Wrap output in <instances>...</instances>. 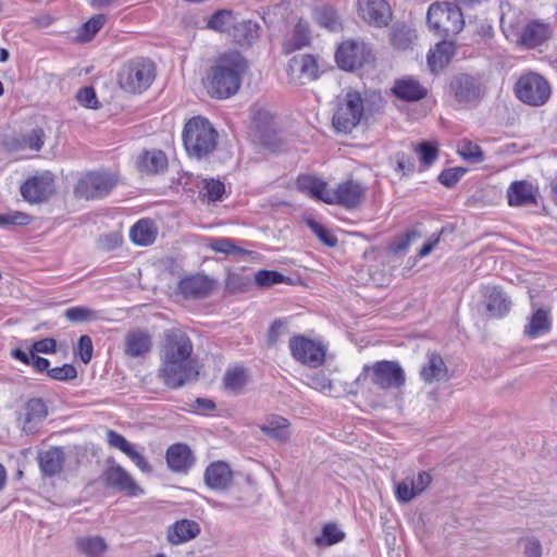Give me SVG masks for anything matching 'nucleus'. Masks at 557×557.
<instances>
[{
  "instance_id": "1",
  "label": "nucleus",
  "mask_w": 557,
  "mask_h": 557,
  "mask_svg": "<svg viewBox=\"0 0 557 557\" xmlns=\"http://www.w3.org/2000/svg\"><path fill=\"white\" fill-rule=\"evenodd\" d=\"M159 356L158 377L165 386L176 389L197 379L193 343L183 331L172 329L164 333Z\"/></svg>"
},
{
  "instance_id": "2",
  "label": "nucleus",
  "mask_w": 557,
  "mask_h": 557,
  "mask_svg": "<svg viewBox=\"0 0 557 557\" xmlns=\"http://www.w3.org/2000/svg\"><path fill=\"white\" fill-rule=\"evenodd\" d=\"M247 70V61L239 52L224 53L207 76L208 94L218 99L235 95L239 90L242 76Z\"/></svg>"
},
{
  "instance_id": "3",
  "label": "nucleus",
  "mask_w": 557,
  "mask_h": 557,
  "mask_svg": "<svg viewBox=\"0 0 557 557\" xmlns=\"http://www.w3.org/2000/svg\"><path fill=\"white\" fill-rule=\"evenodd\" d=\"M182 137L187 154L198 160L208 157L216 147L218 133L202 116L190 119L184 126Z\"/></svg>"
},
{
  "instance_id": "4",
  "label": "nucleus",
  "mask_w": 557,
  "mask_h": 557,
  "mask_svg": "<svg viewBox=\"0 0 557 557\" xmlns=\"http://www.w3.org/2000/svg\"><path fill=\"white\" fill-rule=\"evenodd\" d=\"M426 21L431 29L444 37H454L465 27L460 7L451 1H435L428 10Z\"/></svg>"
},
{
  "instance_id": "5",
  "label": "nucleus",
  "mask_w": 557,
  "mask_h": 557,
  "mask_svg": "<svg viewBox=\"0 0 557 557\" xmlns=\"http://www.w3.org/2000/svg\"><path fill=\"white\" fill-rule=\"evenodd\" d=\"M154 77V63L146 58H136L123 64L117 73V84L125 92L135 95L148 89Z\"/></svg>"
},
{
  "instance_id": "6",
  "label": "nucleus",
  "mask_w": 557,
  "mask_h": 557,
  "mask_svg": "<svg viewBox=\"0 0 557 557\" xmlns=\"http://www.w3.org/2000/svg\"><path fill=\"white\" fill-rule=\"evenodd\" d=\"M370 380L373 385L382 389L399 388L406 382V375L397 361H377L372 366H364L357 381Z\"/></svg>"
},
{
  "instance_id": "7",
  "label": "nucleus",
  "mask_w": 557,
  "mask_h": 557,
  "mask_svg": "<svg viewBox=\"0 0 557 557\" xmlns=\"http://www.w3.org/2000/svg\"><path fill=\"white\" fill-rule=\"evenodd\" d=\"M363 116V99L356 90H348L337 104L333 115V126L343 133L351 132Z\"/></svg>"
},
{
  "instance_id": "8",
  "label": "nucleus",
  "mask_w": 557,
  "mask_h": 557,
  "mask_svg": "<svg viewBox=\"0 0 557 557\" xmlns=\"http://www.w3.org/2000/svg\"><path fill=\"white\" fill-rule=\"evenodd\" d=\"M119 176L110 171L99 170L86 173L77 183L75 193L87 200L108 196L116 186Z\"/></svg>"
},
{
  "instance_id": "9",
  "label": "nucleus",
  "mask_w": 557,
  "mask_h": 557,
  "mask_svg": "<svg viewBox=\"0 0 557 557\" xmlns=\"http://www.w3.org/2000/svg\"><path fill=\"white\" fill-rule=\"evenodd\" d=\"M448 92L458 106L469 108L480 103L485 90L475 77L461 73L451 77Z\"/></svg>"
},
{
  "instance_id": "10",
  "label": "nucleus",
  "mask_w": 557,
  "mask_h": 557,
  "mask_svg": "<svg viewBox=\"0 0 557 557\" xmlns=\"http://www.w3.org/2000/svg\"><path fill=\"white\" fill-rule=\"evenodd\" d=\"M502 24L506 37L525 49H534L552 36L550 26L540 21L529 22L521 30H516L512 25L506 26L504 18H502Z\"/></svg>"
},
{
  "instance_id": "11",
  "label": "nucleus",
  "mask_w": 557,
  "mask_h": 557,
  "mask_svg": "<svg viewBox=\"0 0 557 557\" xmlns=\"http://www.w3.org/2000/svg\"><path fill=\"white\" fill-rule=\"evenodd\" d=\"M515 90L522 102L534 107L544 104L550 96L548 82L536 73L522 75L518 79Z\"/></svg>"
},
{
  "instance_id": "12",
  "label": "nucleus",
  "mask_w": 557,
  "mask_h": 557,
  "mask_svg": "<svg viewBox=\"0 0 557 557\" xmlns=\"http://www.w3.org/2000/svg\"><path fill=\"white\" fill-rule=\"evenodd\" d=\"M289 349L294 359L310 368L320 367L325 359V347L315 341L302 335L289 339Z\"/></svg>"
},
{
  "instance_id": "13",
  "label": "nucleus",
  "mask_w": 557,
  "mask_h": 557,
  "mask_svg": "<svg viewBox=\"0 0 557 557\" xmlns=\"http://www.w3.org/2000/svg\"><path fill=\"white\" fill-rule=\"evenodd\" d=\"M364 193L366 188L359 182L349 180L331 190L330 196H326V203L354 209L361 203Z\"/></svg>"
},
{
  "instance_id": "14",
  "label": "nucleus",
  "mask_w": 557,
  "mask_h": 557,
  "mask_svg": "<svg viewBox=\"0 0 557 557\" xmlns=\"http://www.w3.org/2000/svg\"><path fill=\"white\" fill-rule=\"evenodd\" d=\"M107 486L114 488L127 496H138L144 490L135 482L133 476L120 465L108 467L102 473Z\"/></svg>"
},
{
  "instance_id": "15",
  "label": "nucleus",
  "mask_w": 557,
  "mask_h": 557,
  "mask_svg": "<svg viewBox=\"0 0 557 557\" xmlns=\"http://www.w3.org/2000/svg\"><path fill=\"white\" fill-rule=\"evenodd\" d=\"M318 73L317 60L311 54H298L288 62L287 74L289 81L296 85H304L315 79Z\"/></svg>"
},
{
  "instance_id": "16",
  "label": "nucleus",
  "mask_w": 557,
  "mask_h": 557,
  "mask_svg": "<svg viewBox=\"0 0 557 557\" xmlns=\"http://www.w3.org/2000/svg\"><path fill=\"white\" fill-rule=\"evenodd\" d=\"M359 16L370 25L384 27L392 20V10L386 0H357Z\"/></svg>"
},
{
  "instance_id": "17",
  "label": "nucleus",
  "mask_w": 557,
  "mask_h": 557,
  "mask_svg": "<svg viewBox=\"0 0 557 557\" xmlns=\"http://www.w3.org/2000/svg\"><path fill=\"white\" fill-rule=\"evenodd\" d=\"M52 193V178L49 174L36 175L21 186V195L29 203H40Z\"/></svg>"
},
{
  "instance_id": "18",
  "label": "nucleus",
  "mask_w": 557,
  "mask_h": 557,
  "mask_svg": "<svg viewBox=\"0 0 557 557\" xmlns=\"http://www.w3.org/2000/svg\"><path fill=\"white\" fill-rule=\"evenodd\" d=\"M213 289V281L203 274H190L181 278L177 290L185 299L207 297Z\"/></svg>"
},
{
  "instance_id": "19",
  "label": "nucleus",
  "mask_w": 557,
  "mask_h": 557,
  "mask_svg": "<svg viewBox=\"0 0 557 557\" xmlns=\"http://www.w3.org/2000/svg\"><path fill=\"white\" fill-rule=\"evenodd\" d=\"M201 532L200 524L190 519H181L166 530V541L171 545H181L196 539Z\"/></svg>"
},
{
  "instance_id": "20",
  "label": "nucleus",
  "mask_w": 557,
  "mask_h": 557,
  "mask_svg": "<svg viewBox=\"0 0 557 557\" xmlns=\"http://www.w3.org/2000/svg\"><path fill=\"white\" fill-rule=\"evenodd\" d=\"M151 335L147 331L134 329L126 333L124 338V352L128 357H144L151 350Z\"/></svg>"
},
{
  "instance_id": "21",
  "label": "nucleus",
  "mask_w": 557,
  "mask_h": 557,
  "mask_svg": "<svg viewBox=\"0 0 557 557\" xmlns=\"http://www.w3.org/2000/svg\"><path fill=\"white\" fill-rule=\"evenodd\" d=\"M206 485L211 490H226L233 481V472L224 461L211 462L203 474Z\"/></svg>"
},
{
  "instance_id": "22",
  "label": "nucleus",
  "mask_w": 557,
  "mask_h": 557,
  "mask_svg": "<svg viewBox=\"0 0 557 557\" xmlns=\"http://www.w3.org/2000/svg\"><path fill=\"white\" fill-rule=\"evenodd\" d=\"M363 46L355 41L343 42L335 53L338 66L346 71H351L363 63Z\"/></svg>"
},
{
  "instance_id": "23",
  "label": "nucleus",
  "mask_w": 557,
  "mask_h": 557,
  "mask_svg": "<svg viewBox=\"0 0 557 557\" xmlns=\"http://www.w3.org/2000/svg\"><path fill=\"white\" fill-rule=\"evenodd\" d=\"M392 91L395 97L408 102L419 101L428 96V89L412 77L396 79Z\"/></svg>"
},
{
  "instance_id": "24",
  "label": "nucleus",
  "mask_w": 557,
  "mask_h": 557,
  "mask_svg": "<svg viewBox=\"0 0 557 557\" xmlns=\"http://www.w3.org/2000/svg\"><path fill=\"white\" fill-rule=\"evenodd\" d=\"M136 165L141 173L148 175L160 174L168 168V157L158 149L146 150L137 158Z\"/></svg>"
},
{
  "instance_id": "25",
  "label": "nucleus",
  "mask_w": 557,
  "mask_h": 557,
  "mask_svg": "<svg viewBox=\"0 0 557 557\" xmlns=\"http://www.w3.org/2000/svg\"><path fill=\"white\" fill-rule=\"evenodd\" d=\"M552 329L550 310L547 308H536L528 318L523 327V334L529 338H536L546 334Z\"/></svg>"
},
{
  "instance_id": "26",
  "label": "nucleus",
  "mask_w": 557,
  "mask_h": 557,
  "mask_svg": "<svg viewBox=\"0 0 557 557\" xmlns=\"http://www.w3.org/2000/svg\"><path fill=\"white\" fill-rule=\"evenodd\" d=\"M194 456L186 444H173L166 450V462L169 468L175 472H185L194 463Z\"/></svg>"
},
{
  "instance_id": "27",
  "label": "nucleus",
  "mask_w": 557,
  "mask_h": 557,
  "mask_svg": "<svg viewBox=\"0 0 557 557\" xmlns=\"http://www.w3.org/2000/svg\"><path fill=\"white\" fill-rule=\"evenodd\" d=\"M48 409L42 399H29L24 406L23 431L35 433L38 424L47 417Z\"/></svg>"
},
{
  "instance_id": "28",
  "label": "nucleus",
  "mask_w": 557,
  "mask_h": 557,
  "mask_svg": "<svg viewBox=\"0 0 557 557\" xmlns=\"http://www.w3.org/2000/svg\"><path fill=\"white\" fill-rule=\"evenodd\" d=\"M420 376L428 384L449 379L448 369L443 358L436 352L428 355V360L420 370Z\"/></svg>"
},
{
  "instance_id": "29",
  "label": "nucleus",
  "mask_w": 557,
  "mask_h": 557,
  "mask_svg": "<svg viewBox=\"0 0 557 557\" xmlns=\"http://www.w3.org/2000/svg\"><path fill=\"white\" fill-rule=\"evenodd\" d=\"M290 423L287 419L281 416H270L260 425V430L268 437L274 440L280 444H285L290 438Z\"/></svg>"
},
{
  "instance_id": "30",
  "label": "nucleus",
  "mask_w": 557,
  "mask_h": 557,
  "mask_svg": "<svg viewBox=\"0 0 557 557\" xmlns=\"http://www.w3.org/2000/svg\"><path fill=\"white\" fill-rule=\"evenodd\" d=\"M65 461V454L60 447H50L39 453L38 462L40 471L46 476H53L60 473Z\"/></svg>"
},
{
  "instance_id": "31",
  "label": "nucleus",
  "mask_w": 557,
  "mask_h": 557,
  "mask_svg": "<svg viewBox=\"0 0 557 557\" xmlns=\"http://www.w3.org/2000/svg\"><path fill=\"white\" fill-rule=\"evenodd\" d=\"M486 309L491 317L502 318L510 310V300L495 286H487L484 289Z\"/></svg>"
},
{
  "instance_id": "32",
  "label": "nucleus",
  "mask_w": 557,
  "mask_h": 557,
  "mask_svg": "<svg viewBox=\"0 0 557 557\" xmlns=\"http://www.w3.org/2000/svg\"><path fill=\"white\" fill-rule=\"evenodd\" d=\"M455 53V45L450 40H443L430 50L428 55V64L432 72L443 70L450 61Z\"/></svg>"
},
{
  "instance_id": "33",
  "label": "nucleus",
  "mask_w": 557,
  "mask_h": 557,
  "mask_svg": "<svg viewBox=\"0 0 557 557\" xmlns=\"http://www.w3.org/2000/svg\"><path fill=\"white\" fill-rule=\"evenodd\" d=\"M310 32L309 24L300 20L294 27L293 32L285 38L283 50L285 53H292L309 45Z\"/></svg>"
},
{
  "instance_id": "34",
  "label": "nucleus",
  "mask_w": 557,
  "mask_h": 557,
  "mask_svg": "<svg viewBox=\"0 0 557 557\" xmlns=\"http://www.w3.org/2000/svg\"><path fill=\"white\" fill-rule=\"evenodd\" d=\"M418 40L416 30L405 24L393 26L391 32V44L397 50L406 51L412 49Z\"/></svg>"
},
{
  "instance_id": "35",
  "label": "nucleus",
  "mask_w": 557,
  "mask_h": 557,
  "mask_svg": "<svg viewBox=\"0 0 557 557\" xmlns=\"http://www.w3.org/2000/svg\"><path fill=\"white\" fill-rule=\"evenodd\" d=\"M259 24L251 20H236L231 36L240 45H251L259 37Z\"/></svg>"
},
{
  "instance_id": "36",
  "label": "nucleus",
  "mask_w": 557,
  "mask_h": 557,
  "mask_svg": "<svg viewBox=\"0 0 557 557\" xmlns=\"http://www.w3.org/2000/svg\"><path fill=\"white\" fill-rule=\"evenodd\" d=\"M507 196L510 206H523L534 202L533 187L524 181L513 182L507 190Z\"/></svg>"
},
{
  "instance_id": "37",
  "label": "nucleus",
  "mask_w": 557,
  "mask_h": 557,
  "mask_svg": "<svg viewBox=\"0 0 557 557\" xmlns=\"http://www.w3.org/2000/svg\"><path fill=\"white\" fill-rule=\"evenodd\" d=\"M249 381V374L243 367H234L226 370L223 376V386L233 394H239Z\"/></svg>"
},
{
  "instance_id": "38",
  "label": "nucleus",
  "mask_w": 557,
  "mask_h": 557,
  "mask_svg": "<svg viewBox=\"0 0 557 557\" xmlns=\"http://www.w3.org/2000/svg\"><path fill=\"white\" fill-rule=\"evenodd\" d=\"M157 236V230L149 220H140L132 226L129 237L138 246L151 245Z\"/></svg>"
},
{
  "instance_id": "39",
  "label": "nucleus",
  "mask_w": 557,
  "mask_h": 557,
  "mask_svg": "<svg viewBox=\"0 0 557 557\" xmlns=\"http://www.w3.org/2000/svg\"><path fill=\"white\" fill-rule=\"evenodd\" d=\"M76 547L86 557H103L108 550V544L101 536L79 537Z\"/></svg>"
},
{
  "instance_id": "40",
  "label": "nucleus",
  "mask_w": 557,
  "mask_h": 557,
  "mask_svg": "<svg viewBox=\"0 0 557 557\" xmlns=\"http://www.w3.org/2000/svg\"><path fill=\"white\" fill-rule=\"evenodd\" d=\"M207 247L225 256L245 257L251 255V251L237 246L233 239L226 237L213 238L207 244Z\"/></svg>"
},
{
  "instance_id": "41",
  "label": "nucleus",
  "mask_w": 557,
  "mask_h": 557,
  "mask_svg": "<svg viewBox=\"0 0 557 557\" xmlns=\"http://www.w3.org/2000/svg\"><path fill=\"white\" fill-rule=\"evenodd\" d=\"M298 185L302 190L308 191L312 197L318 198L326 203V196L331 190L327 184L312 176H304L298 180Z\"/></svg>"
},
{
  "instance_id": "42",
  "label": "nucleus",
  "mask_w": 557,
  "mask_h": 557,
  "mask_svg": "<svg viewBox=\"0 0 557 557\" xmlns=\"http://www.w3.org/2000/svg\"><path fill=\"white\" fill-rule=\"evenodd\" d=\"M236 16L231 10H219L215 12L208 22V28L216 32H227L230 35L236 22Z\"/></svg>"
},
{
  "instance_id": "43",
  "label": "nucleus",
  "mask_w": 557,
  "mask_h": 557,
  "mask_svg": "<svg viewBox=\"0 0 557 557\" xmlns=\"http://www.w3.org/2000/svg\"><path fill=\"white\" fill-rule=\"evenodd\" d=\"M345 537V533L338 529L334 523H326L319 536L315 537V544L318 546H331Z\"/></svg>"
},
{
  "instance_id": "44",
  "label": "nucleus",
  "mask_w": 557,
  "mask_h": 557,
  "mask_svg": "<svg viewBox=\"0 0 557 557\" xmlns=\"http://www.w3.org/2000/svg\"><path fill=\"white\" fill-rule=\"evenodd\" d=\"M64 317L73 323H84L98 320V311L87 307H71L64 311Z\"/></svg>"
},
{
  "instance_id": "45",
  "label": "nucleus",
  "mask_w": 557,
  "mask_h": 557,
  "mask_svg": "<svg viewBox=\"0 0 557 557\" xmlns=\"http://www.w3.org/2000/svg\"><path fill=\"white\" fill-rule=\"evenodd\" d=\"M107 16L96 14L91 16L81 28L78 38L82 41H89L104 25Z\"/></svg>"
},
{
  "instance_id": "46",
  "label": "nucleus",
  "mask_w": 557,
  "mask_h": 557,
  "mask_svg": "<svg viewBox=\"0 0 557 557\" xmlns=\"http://www.w3.org/2000/svg\"><path fill=\"white\" fill-rule=\"evenodd\" d=\"M457 151L462 159L472 163H481L484 160V154L480 146L468 139H462L459 143Z\"/></svg>"
},
{
  "instance_id": "47",
  "label": "nucleus",
  "mask_w": 557,
  "mask_h": 557,
  "mask_svg": "<svg viewBox=\"0 0 557 557\" xmlns=\"http://www.w3.org/2000/svg\"><path fill=\"white\" fill-rule=\"evenodd\" d=\"M307 226L314 233V235L319 238L327 247H335L337 245L336 236L325 226L317 222L312 218L306 219Z\"/></svg>"
},
{
  "instance_id": "48",
  "label": "nucleus",
  "mask_w": 557,
  "mask_h": 557,
  "mask_svg": "<svg viewBox=\"0 0 557 557\" xmlns=\"http://www.w3.org/2000/svg\"><path fill=\"white\" fill-rule=\"evenodd\" d=\"M33 221V216L21 211H9L0 214V227L25 226Z\"/></svg>"
},
{
  "instance_id": "49",
  "label": "nucleus",
  "mask_w": 557,
  "mask_h": 557,
  "mask_svg": "<svg viewBox=\"0 0 557 557\" xmlns=\"http://www.w3.org/2000/svg\"><path fill=\"white\" fill-rule=\"evenodd\" d=\"M286 280H288V278L285 277L280 272L271 271V270H259L255 274V283L259 287H271L273 285L281 284V283L285 282Z\"/></svg>"
},
{
  "instance_id": "50",
  "label": "nucleus",
  "mask_w": 557,
  "mask_h": 557,
  "mask_svg": "<svg viewBox=\"0 0 557 557\" xmlns=\"http://www.w3.org/2000/svg\"><path fill=\"white\" fill-rule=\"evenodd\" d=\"M414 151L419 156L420 162L425 165H432L438 157V149L435 144L422 141L419 144Z\"/></svg>"
},
{
  "instance_id": "51",
  "label": "nucleus",
  "mask_w": 557,
  "mask_h": 557,
  "mask_svg": "<svg viewBox=\"0 0 557 557\" xmlns=\"http://www.w3.org/2000/svg\"><path fill=\"white\" fill-rule=\"evenodd\" d=\"M252 120L258 133L273 124L272 113L263 107L256 106L252 108Z\"/></svg>"
},
{
  "instance_id": "52",
  "label": "nucleus",
  "mask_w": 557,
  "mask_h": 557,
  "mask_svg": "<svg viewBox=\"0 0 557 557\" xmlns=\"http://www.w3.org/2000/svg\"><path fill=\"white\" fill-rule=\"evenodd\" d=\"M420 236V233L416 230L408 231L407 233L397 236L393 240V243L389 245V250L394 253L404 252L408 249L411 242Z\"/></svg>"
},
{
  "instance_id": "53",
  "label": "nucleus",
  "mask_w": 557,
  "mask_h": 557,
  "mask_svg": "<svg viewBox=\"0 0 557 557\" xmlns=\"http://www.w3.org/2000/svg\"><path fill=\"white\" fill-rule=\"evenodd\" d=\"M45 132L42 128H35L22 137V147H27L30 150L38 151L45 143Z\"/></svg>"
},
{
  "instance_id": "54",
  "label": "nucleus",
  "mask_w": 557,
  "mask_h": 557,
  "mask_svg": "<svg viewBox=\"0 0 557 557\" xmlns=\"http://www.w3.org/2000/svg\"><path fill=\"white\" fill-rule=\"evenodd\" d=\"M203 189L206 190L205 196L209 201L212 202L221 200L223 194L225 193L224 184L221 181L213 178L205 181Z\"/></svg>"
},
{
  "instance_id": "55",
  "label": "nucleus",
  "mask_w": 557,
  "mask_h": 557,
  "mask_svg": "<svg viewBox=\"0 0 557 557\" xmlns=\"http://www.w3.org/2000/svg\"><path fill=\"white\" fill-rule=\"evenodd\" d=\"M466 171L467 170L463 168L446 169L442 171L441 174L438 175V181L442 185L446 187H453L458 183V181L462 177Z\"/></svg>"
},
{
  "instance_id": "56",
  "label": "nucleus",
  "mask_w": 557,
  "mask_h": 557,
  "mask_svg": "<svg viewBox=\"0 0 557 557\" xmlns=\"http://www.w3.org/2000/svg\"><path fill=\"white\" fill-rule=\"evenodd\" d=\"M48 375L57 381L74 380L77 376L76 368L72 364H63L48 370Z\"/></svg>"
},
{
  "instance_id": "57",
  "label": "nucleus",
  "mask_w": 557,
  "mask_h": 557,
  "mask_svg": "<svg viewBox=\"0 0 557 557\" xmlns=\"http://www.w3.org/2000/svg\"><path fill=\"white\" fill-rule=\"evenodd\" d=\"M317 21L330 30H336L341 25L337 14L332 9H323L318 12Z\"/></svg>"
},
{
  "instance_id": "58",
  "label": "nucleus",
  "mask_w": 557,
  "mask_h": 557,
  "mask_svg": "<svg viewBox=\"0 0 557 557\" xmlns=\"http://www.w3.org/2000/svg\"><path fill=\"white\" fill-rule=\"evenodd\" d=\"M259 141L262 146L270 150H275L278 148L280 138L277 137L276 131L273 127V124L264 128V131L259 133Z\"/></svg>"
},
{
  "instance_id": "59",
  "label": "nucleus",
  "mask_w": 557,
  "mask_h": 557,
  "mask_svg": "<svg viewBox=\"0 0 557 557\" xmlns=\"http://www.w3.org/2000/svg\"><path fill=\"white\" fill-rule=\"evenodd\" d=\"M410 483L412 482L410 478L407 476L396 485V497L399 502L409 503L417 496Z\"/></svg>"
},
{
  "instance_id": "60",
  "label": "nucleus",
  "mask_w": 557,
  "mask_h": 557,
  "mask_svg": "<svg viewBox=\"0 0 557 557\" xmlns=\"http://www.w3.org/2000/svg\"><path fill=\"white\" fill-rule=\"evenodd\" d=\"M143 472L145 473H151L152 467L147 461V459L143 456L141 453L137 451L135 449V446L132 445L125 453H124Z\"/></svg>"
},
{
  "instance_id": "61",
  "label": "nucleus",
  "mask_w": 557,
  "mask_h": 557,
  "mask_svg": "<svg viewBox=\"0 0 557 557\" xmlns=\"http://www.w3.org/2000/svg\"><path fill=\"white\" fill-rule=\"evenodd\" d=\"M77 100L89 109L98 108V99L92 87H84L77 94Z\"/></svg>"
},
{
  "instance_id": "62",
  "label": "nucleus",
  "mask_w": 557,
  "mask_h": 557,
  "mask_svg": "<svg viewBox=\"0 0 557 557\" xmlns=\"http://www.w3.org/2000/svg\"><path fill=\"white\" fill-rule=\"evenodd\" d=\"M77 349L81 360L84 363H88L91 360L94 350L91 338L88 335H82L78 339Z\"/></svg>"
},
{
  "instance_id": "63",
  "label": "nucleus",
  "mask_w": 557,
  "mask_h": 557,
  "mask_svg": "<svg viewBox=\"0 0 557 557\" xmlns=\"http://www.w3.org/2000/svg\"><path fill=\"white\" fill-rule=\"evenodd\" d=\"M521 542L524 557H542V545L537 539L525 537Z\"/></svg>"
},
{
  "instance_id": "64",
  "label": "nucleus",
  "mask_w": 557,
  "mask_h": 557,
  "mask_svg": "<svg viewBox=\"0 0 557 557\" xmlns=\"http://www.w3.org/2000/svg\"><path fill=\"white\" fill-rule=\"evenodd\" d=\"M107 441L110 446L125 453L133 444L129 443L123 435L113 430H108Z\"/></svg>"
}]
</instances>
